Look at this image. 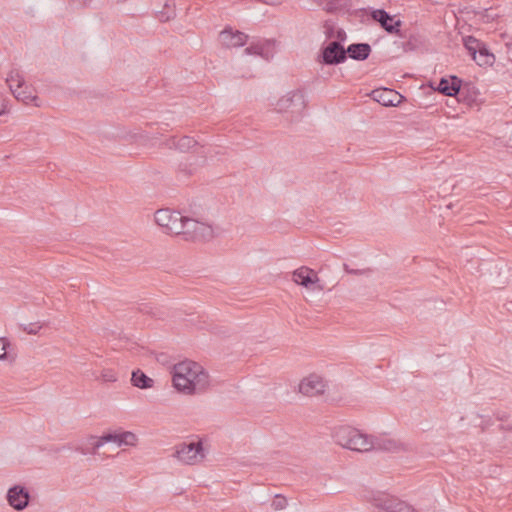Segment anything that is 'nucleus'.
Here are the masks:
<instances>
[{"mask_svg":"<svg viewBox=\"0 0 512 512\" xmlns=\"http://www.w3.org/2000/svg\"><path fill=\"white\" fill-rule=\"evenodd\" d=\"M374 100L383 106H396L400 103L401 95L393 89H377L372 92Z\"/></svg>","mask_w":512,"mask_h":512,"instance_id":"nucleus-15","label":"nucleus"},{"mask_svg":"<svg viewBox=\"0 0 512 512\" xmlns=\"http://www.w3.org/2000/svg\"><path fill=\"white\" fill-rule=\"evenodd\" d=\"M100 379L104 382H115L117 375L112 369H104L101 372Z\"/></svg>","mask_w":512,"mask_h":512,"instance_id":"nucleus-29","label":"nucleus"},{"mask_svg":"<svg viewBox=\"0 0 512 512\" xmlns=\"http://www.w3.org/2000/svg\"><path fill=\"white\" fill-rule=\"evenodd\" d=\"M345 39H346L345 31L342 29H339L337 31V40L336 41H340V43L342 44V42L345 41Z\"/></svg>","mask_w":512,"mask_h":512,"instance_id":"nucleus-38","label":"nucleus"},{"mask_svg":"<svg viewBox=\"0 0 512 512\" xmlns=\"http://www.w3.org/2000/svg\"><path fill=\"white\" fill-rule=\"evenodd\" d=\"M6 83L8 84L11 93L18 100L24 104L33 103L34 106L40 107L39 97L33 95L29 87L26 85L23 75L18 69H12L7 78Z\"/></svg>","mask_w":512,"mask_h":512,"instance_id":"nucleus-4","label":"nucleus"},{"mask_svg":"<svg viewBox=\"0 0 512 512\" xmlns=\"http://www.w3.org/2000/svg\"><path fill=\"white\" fill-rule=\"evenodd\" d=\"M479 66L492 65L495 61V56L487 49L483 43L479 51H477L476 59H474Z\"/></svg>","mask_w":512,"mask_h":512,"instance_id":"nucleus-23","label":"nucleus"},{"mask_svg":"<svg viewBox=\"0 0 512 512\" xmlns=\"http://www.w3.org/2000/svg\"><path fill=\"white\" fill-rule=\"evenodd\" d=\"M117 445L118 446H136L138 437L136 434L130 431H118L117 432Z\"/></svg>","mask_w":512,"mask_h":512,"instance_id":"nucleus-24","label":"nucleus"},{"mask_svg":"<svg viewBox=\"0 0 512 512\" xmlns=\"http://www.w3.org/2000/svg\"><path fill=\"white\" fill-rule=\"evenodd\" d=\"M402 26V21L401 20H394L393 19V22H391L389 24V27L387 29V33L389 34H396L397 36H399L400 38H405L406 35L403 34V32L400 30Z\"/></svg>","mask_w":512,"mask_h":512,"instance_id":"nucleus-27","label":"nucleus"},{"mask_svg":"<svg viewBox=\"0 0 512 512\" xmlns=\"http://www.w3.org/2000/svg\"><path fill=\"white\" fill-rule=\"evenodd\" d=\"M131 383L140 389H149L153 387L154 380L148 377L142 370L137 369L132 372Z\"/></svg>","mask_w":512,"mask_h":512,"instance_id":"nucleus-21","label":"nucleus"},{"mask_svg":"<svg viewBox=\"0 0 512 512\" xmlns=\"http://www.w3.org/2000/svg\"><path fill=\"white\" fill-rule=\"evenodd\" d=\"M293 281L307 289L323 290L324 286L319 284V278L313 269L302 266L293 272Z\"/></svg>","mask_w":512,"mask_h":512,"instance_id":"nucleus-9","label":"nucleus"},{"mask_svg":"<svg viewBox=\"0 0 512 512\" xmlns=\"http://www.w3.org/2000/svg\"><path fill=\"white\" fill-rule=\"evenodd\" d=\"M179 236L188 242H208L214 238V229L205 222L185 216Z\"/></svg>","mask_w":512,"mask_h":512,"instance_id":"nucleus-3","label":"nucleus"},{"mask_svg":"<svg viewBox=\"0 0 512 512\" xmlns=\"http://www.w3.org/2000/svg\"><path fill=\"white\" fill-rule=\"evenodd\" d=\"M6 498L11 507L17 511H22L29 504L30 494L25 487L15 485L9 488Z\"/></svg>","mask_w":512,"mask_h":512,"instance_id":"nucleus-10","label":"nucleus"},{"mask_svg":"<svg viewBox=\"0 0 512 512\" xmlns=\"http://www.w3.org/2000/svg\"><path fill=\"white\" fill-rule=\"evenodd\" d=\"M400 510L398 512H418L415 510L411 505L407 504L406 502L404 504H400Z\"/></svg>","mask_w":512,"mask_h":512,"instance_id":"nucleus-37","label":"nucleus"},{"mask_svg":"<svg viewBox=\"0 0 512 512\" xmlns=\"http://www.w3.org/2000/svg\"><path fill=\"white\" fill-rule=\"evenodd\" d=\"M175 456L185 464H195L204 458L201 442L182 443L177 447Z\"/></svg>","mask_w":512,"mask_h":512,"instance_id":"nucleus-8","label":"nucleus"},{"mask_svg":"<svg viewBox=\"0 0 512 512\" xmlns=\"http://www.w3.org/2000/svg\"><path fill=\"white\" fill-rule=\"evenodd\" d=\"M117 432L118 431L107 432V433H104L103 435H101L100 437L90 435L88 437V441L92 445V451H91L92 455L97 454V450L100 447H102L105 443H108V442L117 443V437H118Z\"/></svg>","mask_w":512,"mask_h":512,"instance_id":"nucleus-20","label":"nucleus"},{"mask_svg":"<svg viewBox=\"0 0 512 512\" xmlns=\"http://www.w3.org/2000/svg\"><path fill=\"white\" fill-rule=\"evenodd\" d=\"M190 164L188 162L180 163L179 171L184 173L185 176H190L194 173L195 168H189Z\"/></svg>","mask_w":512,"mask_h":512,"instance_id":"nucleus-34","label":"nucleus"},{"mask_svg":"<svg viewBox=\"0 0 512 512\" xmlns=\"http://www.w3.org/2000/svg\"><path fill=\"white\" fill-rule=\"evenodd\" d=\"M286 505H287L286 498L283 496H280V495H276L275 499L272 502V506L276 510L284 509L286 507Z\"/></svg>","mask_w":512,"mask_h":512,"instance_id":"nucleus-31","label":"nucleus"},{"mask_svg":"<svg viewBox=\"0 0 512 512\" xmlns=\"http://www.w3.org/2000/svg\"><path fill=\"white\" fill-rule=\"evenodd\" d=\"M325 389L323 380L317 375H310L299 384L300 393L306 396H316L322 394Z\"/></svg>","mask_w":512,"mask_h":512,"instance_id":"nucleus-12","label":"nucleus"},{"mask_svg":"<svg viewBox=\"0 0 512 512\" xmlns=\"http://www.w3.org/2000/svg\"><path fill=\"white\" fill-rule=\"evenodd\" d=\"M19 328L26 332L27 334L35 335L42 328V325L39 322L29 323V324H19Z\"/></svg>","mask_w":512,"mask_h":512,"instance_id":"nucleus-28","label":"nucleus"},{"mask_svg":"<svg viewBox=\"0 0 512 512\" xmlns=\"http://www.w3.org/2000/svg\"><path fill=\"white\" fill-rule=\"evenodd\" d=\"M64 449H65V446H62L61 448H58L57 451L59 452V451H62Z\"/></svg>","mask_w":512,"mask_h":512,"instance_id":"nucleus-41","label":"nucleus"},{"mask_svg":"<svg viewBox=\"0 0 512 512\" xmlns=\"http://www.w3.org/2000/svg\"><path fill=\"white\" fill-rule=\"evenodd\" d=\"M74 449L75 451L80 452L83 455L92 454V445L90 444L88 439L86 440L85 444L77 445Z\"/></svg>","mask_w":512,"mask_h":512,"instance_id":"nucleus-32","label":"nucleus"},{"mask_svg":"<svg viewBox=\"0 0 512 512\" xmlns=\"http://www.w3.org/2000/svg\"><path fill=\"white\" fill-rule=\"evenodd\" d=\"M464 46L467 49L468 53L473 59H476L477 51H479L480 47L482 46L483 42L476 39L473 36H467L463 38Z\"/></svg>","mask_w":512,"mask_h":512,"instance_id":"nucleus-26","label":"nucleus"},{"mask_svg":"<svg viewBox=\"0 0 512 512\" xmlns=\"http://www.w3.org/2000/svg\"><path fill=\"white\" fill-rule=\"evenodd\" d=\"M9 343L4 338H0V359H5Z\"/></svg>","mask_w":512,"mask_h":512,"instance_id":"nucleus-36","label":"nucleus"},{"mask_svg":"<svg viewBox=\"0 0 512 512\" xmlns=\"http://www.w3.org/2000/svg\"><path fill=\"white\" fill-rule=\"evenodd\" d=\"M372 450H379L385 452H396L401 448V444L392 438L385 436H371Z\"/></svg>","mask_w":512,"mask_h":512,"instance_id":"nucleus-18","label":"nucleus"},{"mask_svg":"<svg viewBox=\"0 0 512 512\" xmlns=\"http://www.w3.org/2000/svg\"><path fill=\"white\" fill-rule=\"evenodd\" d=\"M248 35L245 33L233 30L231 27L225 28L219 34L220 43L226 48L242 47L246 44Z\"/></svg>","mask_w":512,"mask_h":512,"instance_id":"nucleus-11","label":"nucleus"},{"mask_svg":"<svg viewBox=\"0 0 512 512\" xmlns=\"http://www.w3.org/2000/svg\"><path fill=\"white\" fill-rule=\"evenodd\" d=\"M139 312L143 314H150L152 316H158V314L153 310V307L150 304H141L138 308Z\"/></svg>","mask_w":512,"mask_h":512,"instance_id":"nucleus-35","label":"nucleus"},{"mask_svg":"<svg viewBox=\"0 0 512 512\" xmlns=\"http://www.w3.org/2000/svg\"><path fill=\"white\" fill-rule=\"evenodd\" d=\"M332 34H333V28L332 27H329L326 31V35L327 37H332Z\"/></svg>","mask_w":512,"mask_h":512,"instance_id":"nucleus-40","label":"nucleus"},{"mask_svg":"<svg viewBox=\"0 0 512 512\" xmlns=\"http://www.w3.org/2000/svg\"><path fill=\"white\" fill-rule=\"evenodd\" d=\"M2 102H3V99H2V96L0 95V116L6 112L5 106L2 104Z\"/></svg>","mask_w":512,"mask_h":512,"instance_id":"nucleus-39","label":"nucleus"},{"mask_svg":"<svg viewBox=\"0 0 512 512\" xmlns=\"http://www.w3.org/2000/svg\"><path fill=\"white\" fill-rule=\"evenodd\" d=\"M335 442L340 446L357 452L372 450L371 435L361 433L351 426H339L334 428L332 434Z\"/></svg>","mask_w":512,"mask_h":512,"instance_id":"nucleus-1","label":"nucleus"},{"mask_svg":"<svg viewBox=\"0 0 512 512\" xmlns=\"http://www.w3.org/2000/svg\"><path fill=\"white\" fill-rule=\"evenodd\" d=\"M198 368H200V365L190 360L175 364L173 367L172 377L175 389L179 392L185 393L193 380V376L196 375Z\"/></svg>","mask_w":512,"mask_h":512,"instance_id":"nucleus-5","label":"nucleus"},{"mask_svg":"<svg viewBox=\"0 0 512 512\" xmlns=\"http://www.w3.org/2000/svg\"><path fill=\"white\" fill-rule=\"evenodd\" d=\"M209 386V375L207 372L203 370L200 366L196 375L193 376V380L191 384L188 386V389L184 394H198L204 392Z\"/></svg>","mask_w":512,"mask_h":512,"instance_id":"nucleus-16","label":"nucleus"},{"mask_svg":"<svg viewBox=\"0 0 512 512\" xmlns=\"http://www.w3.org/2000/svg\"><path fill=\"white\" fill-rule=\"evenodd\" d=\"M462 80L457 76H450L449 79L442 77L436 90L445 96H456L461 88Z\"/></svg>","mask_w":512,"mask_h":512,"instance_id":"nucleus-17","label":"nucleus"},{"mask_svg":"<svg viewBox=\"0 0 512 512\" xmlns=\"http://www.w3.org/2000/svg\"><path fill=\"white\" fill-rule=\"evenodd\" d=\"M275 41L274 40H265L262 42L251 43L244 52L247 55H258L262 58L269 60L273 56Z\"/></svg>","mask_w":512,"mask_h":512,"instance_id":"nucleus-14","label":"nucleus"},{"mask_svg":"<svg viewBox=\"0 0 512 512\" xmlns=\"http://www.w3.org/2000/svg\"><path fill=\"white\" fill-rule=\"evenodd\" d=\"M317 60L323 65H338L347 60V51L340 41H331L321 47Z\"/></svg>","mask_w":512,"mask_h":512,"instance_id":"nucleus-7","label":"nucleus"},{"mask_svg":"<svg viewBox=\"0 0 512 512\" xmlns=\"http://www.w3.org/2000/svg\"><path fill=\"white\" fill-rule=\"evenodd\" d=\"M172 143L181 152H187L198 145L197 141L190 136H183L177 141L173 138Z\"/></svg>","mask_w":512,"mask_h":512,"instance_id":"nucleus-25","label":"nucleus"},{"mask_svg":"<svg viewBox=\"0 0 512 512\" xmlns=\"http://www.w3.org/2000/svg\"><path fill=\"white\" fill-rule=\"evenodd\" d=\"M345 51H347V57L349 56L357 61H364L371 53V46L368 43H353Z\"/></svg>","mask_w":512,"mask_h":512,"instance_id":"nucleus-19","label":"nucleus"},{"mask_svg":"<svg viewBox=\"0 0 512 512\" xmlns=\"http://www.w3.org/2000/svg\"><path fill=\"white\" fill-rule=\"evenodd\" d=\"M184 217L185 215L178 211H172L169 208L159 209L154 215L156 224L165 233L176 236H179L181 229H183Z\"/></svg>","mask_w":512,"mask_h":512,"instance_id":"nucleus-6","label":"nucleus"},{"mask_svg":"<svg viewBox=\"0 0 512 512\" xmlns=\"http://www.w3.org/2000/svg\"><path fill=\"white\" fill-rule=\"evenodd\" d=\"M306 108L304 94L299 91H291L281 97L277 103L275 110L284 114L286 120L293 123L299 121L303 117Z\"/></svg>","mask_w":512,"mask_h":512,"instance_id":"nucleus-2","label":"nucleus"},{"mask_svg":"<svg viewBox=\"0 0 512 512\" xmlns=\"http://www.w3.org/2000/svg\"><path fill=\"white\" fill-rule=\"evenodd\" d=\"M404 503V501L387 494H379L372 500V504L383 512H398L401 508L400 504Z\"/></svg>","mask_w":512,"mask_h":512,"instance_id":"nucleus-13","label":"nucleus"},{"mask_svg":"<svg viewBox=\"0 0 512 512\" xmlns=\"http://www.w3.org/2000/svg\"><path fill=\"white\" fill-rule=\"evenodd\" d=\"M371 17L374 21L378 22L386 32L389 24L393 22V16L386 12L384 9L373 10Z\"/></svg>","mask_w":512,"mask_h":512,"instance_id":"nucleus-22","label":"nucleus"},{"mask_svg":"<svg viewBox=\"0 0 512 512\" xmlns=\"http://www.w3.org/2000/svg\"><path fill=\"white\" fill-rule=\"evenodd\" d=\"M343 268L344 270L348 273V274H354V275H368L371 273V269L367 268V269H363V270H357V269H351L349 267V265L347 264H344L343 265Z\"/></svg>","mask_w":512,"mask_h":512,"instance_id":"nucleus-33","label":"nucleus"},{"mask_svg":"<svg viewBox=\"0 0 512 512\" xmlns=\"http://www.w3.org/2000/svg\"><path fill=\"white\" fill-rule=\"evenodd\" d=\"M165 8H167V11H160L159 12V20L162 22L168 21L171 18L175 16L174 10L170 7L169 4H165Z\"/></svg>","mask_w":512,"mask_h":512,"instance_id":"nucleus-30","label":"nucleus"}]
</instances>
